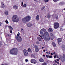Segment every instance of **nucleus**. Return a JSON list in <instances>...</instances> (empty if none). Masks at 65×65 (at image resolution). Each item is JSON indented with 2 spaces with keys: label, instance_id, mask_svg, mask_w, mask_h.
<instances>
[{
  "label": "nucleus",
  "instance_id": "f257e3e1",
  "mask_svg": "<svg viewBox=\"0 0 65 65\" xmlns=\"http://www.w3.org/2000/svg\"><path fill=\"white\" fill-rule=\"evenodd\" d=\"M41 36L46 41H48L50 39L49 34L47 32L46 30L44 28L42 29L40 31Z\"/></svg>",
  "mask_w": 65,
  "mask_h": 65
},
{
  "label": "nucleus",
  "instance_id": "f03ea898",
  "mask_svg": "<svg viewBox=\"0 0 65 65\" xmlns=\"http://www.w3.org/2000/svg\"><path fill=\"white\" fill-rule=\"evenodd\" d=\"M31 19V17L30 16H27L22 19V21L23 23H26L27 22H29Z\"/></svg>",
  "mask_w": 65,
  "mask_h": 65
},
{
  "label": "nucleus",
  "instance_id": "7ed1b4c3",
  "mask_svg": "<svg viewBox=\"0 0 65 65\" xmlns=\"http://www.w3.org/2000/svg\"><path fill=\"white\" fill-rule=\"evenodd\" d=\"M18 49L17 48H13L10 50V53L12 55H17Z\"/></svg>",
  "mask_w": 65,
  "mask_h": 65
},
{
  "label": "nucleus",
  "instance_id": "20e7f679",
  "mask_svg": "<svg viewBox=\"0 0 65 65\" xmlns=\"http://www.w3.org/2000/svg\"><path fill=\"white\" fill-rule=\"evenodd\" d=\"M12 21L14 22H16L18 23L19 21V18L17 16L14 15L12 18Z\"/></svg>",
  "mask_w": 65,
  "mask_h": 65
},
{
  "label": "nucleus",
  "instance_id": "39448f33",
  "mask_svg": "<svg viewBox=\"0 0 65 65\" xmlns=\"http://www.w3.org/2000/svg\"><path fill=\"white\" fill-rule=\"evenodd\" d=\"M54 29H58L59 27V24L58 22H55L54 24Z\"/></svg>",
  "mask_w": 65,
  "mask_h": 65
},
{
  "label": "nucleus",
  "instance_id": "423d86ee",
  "mask_svg": "<svg viewBox=\"0 0 65 65\" xmlns=\"http://www.w3.org/2000/svg\"><path fill=\"white\" fill-rule=\"evenodd\" d=\"M15 38L18 41H19V42H21V41H22V38L20 36H16Z\"/></svg>",
  "mask_w": 65,
  "mask_h": 65
},
{
  "label": "nucleus",
  "instance_id": "0eeeda50",
  "mask_svg": "<svg viewBox=\"0 0 65 65\" xmlns=\"http://www.w3.org/2000/svg\"><path fill=\"white\" fill-rule=\"evenodd\" d=\"M34 47L35 48V50L36 52H38L39 51V48L37 45H34Z\"/></svg>",
  "mask_w": 65,
  "mask_h": 65
},
{
  "label": "nucleus",
  "instance_id": "6e6552de",
  "mask_svg": "<svg viewBox=\"0 0 65 65\" xmlns=\"http://www.w3.org/2000/svg\"><path fill=\"white\" fill-rule=\"evenodd\" d=\"M31 62L32 64H36L37 63V61L34 59H32L31 60Z\"/></svg>",
  "mask_w": 65,
  "mask_h": 65
},
{
  "label": "nucleus",
  "instance_id": "1a4fd4ad",
  "mask_svg": "<svg viewBox=\"0 0 65 65\" xmlns=\"http://www.w3.org/2000/svg\"><path fill=\"white\" fill-rule=\"evenodd\" d=\"M23 52L24 53V55H25V56H28V53L27 51L26 50H23Z\"/></svg>",
  "mask_w": 65,
  "mask_h": 65
},
{
  "label": "nucleus",
  "instance_id": "9d476101",
  "mask_svg": "<svg viewBox=\"0 0 65 65\" xmlns=\"http://www.w3.org/2000/svg\"><path fill=\"white\" fill-rule=\"evenodd\" d=\"M50 39H51V40H53V39L54 38V35L52 33H50Z\"/></svg>",
  "mask_w": 65,
  "mask_h": 65
},
{
  "label": "nucleus",
  "instance_id": "9b49d317",
  "mask_svg": "<svg viewBox=\"0 0 65 65\" xmlns=\"http://www.w3.org/2000/svg\"><path fill=\"white\" fill-rule=\"evenodd\" d=\"M58 43L59 44V42H61L62 41V39L61 38H59L57 39Z\"/></svg>",
  "mask_w": 65,
  "mask_h": 65
},
{
  "label": "nucleus",
  "instance_id": "f8f14e48",
  "mask_svg": "<svg viewBox=\"0 0 65 65\" xmlns=\"http://www.w3.org/2000/svg\"><path fill=\"white\" fill-rule=\"evenodd\" d=\"M63 58H61V60L62 62H64V61H65V55L63 54Z\"/></svg>",
  "mask_w": 65,
  "mask_h": 65
},
{
  "label": "nucleus",
  "instance_id": "ddd939ff",
  "mask_svg": "<svg viewBox=\"0 0 65 65\" xmlns=\"http://www.w3.org/2000/svg\"><path fill=\"white\" fill-rule=\"evenodd\" d=\"M27 26L28 27H31L32 26V24L31 23H28L27 24Z\"/></svg>",
  "mask_w": 65,
  "mask_h": 65
},
{
  "label": "nucleus",
  "instance_id": "4468645a",
  "mask_svg": "<svg viewBox=\"0 0 65 65\" xmlns=\"http://www.w3.org/2000/svg\"><path fill=\"white\" fill-rule=\"evenodd\" d=\"M1 8H4V4H3V2H1Z\"/></svg>",
  "mask_w": 65,
  "mask_h": 65
},
{
  "label": "nucleus",
  "instance_id": "2eb2a0df",
  "mask_svg": "<svg viewBox=\"0 0 65 65\" xmlns=\"http://www.w3.org/2000/svg\"><path fill=\"white\" fill-rule=\"evenodd\" d=\"M13 8L15 9H18V6H17V5H15L13 7Z\"/></svg>",
  "mask_w": 65,
  "mask_h": 65
},
{
  "label": "nucleus",
  "instance_id": "dca6fc26",
  "mask_svg": "<svg viewBox=\"0 0 65 65\" xmlns=\"http://www.w3.org/2000/svg\"><path fill=\"white\" fill-rule=\"evenodd\" d=\"M36 19L37 21H38L39 20V15H37L36 17Z\"/></svg>",
  "mask_w": 65,
  "mask_h": 65
},
{
  "label": "nucleus",
  "instance_id": "f3484780",
  "mask_svg": "<svg viewBox=\"0 0 65 65\" xmlns=\"http://www.w3.org/2000/svg\"><path fill=\"white\" fill-rule=\"evenodd\" d=\"M48 31L49 32H53V29L51 28H50L48 29Z\"/></svg>",
  "mask_w": 65,
  "mask_h": 65
},
{
  "label": "nucleus",
  "instance_id": "a211bd4d",
  "mask_svg": "<svg viewBox=\"0 0 65 65\" xmlns=\"http://www.w3.org/2000/svg\"><path fill=\"white\" fill-rule=\"evenodd\" d=\"M40 62H44V60L42 58H41L39 60Z\"/></svg>",
  "mask_w": 65,
  "mask_h": 65
},
{
  "label": "nucleus",
  "instance_id": "6ab92c4d",
  "mask_svg": "<svg viewBox=\"0 0 65 65\" xmlns=\"http://www.w3.org/2000/svg\"><path fill=\"white\" fill-rule=\"evenodd\" d=\"M37 39L39 41H41V38L40 37H38L37 38Z\"/></svg>",
  "mask_w": 65,
  "mask_h": 65
},
{
  "label": "nucleus",
  "instance_id": "aec40b11",
  "mask_svg": "<svg viewBox=\"0 0 65 65\" xmlns=\"http://www.w3.org/2000/svg\"><path fill=\"white\" fill-rule=\"evenodd\" d=\"M5 14H6V15H8V11H5Z\"/></svg>",
  "mask_w": 65,
  "mask_h": 65
},
{
  "label": "nucleus",
  "instance_id": "412c9836",
  "mask_svg": "<svg viewBox=\"0 0 65 65\" xmlns=\"http://www.w3.org/2000/svg\"><path fill=\"white\" fill-rule=\"evenodd\" d=\"M52 44L54 47H56V44H55V43L54 42H53Z\"/></svg>",
  "mask_w": 65,
  "mask_h": 65
},
{
  "label": "nucleus",
  "instance_id": "4be33fe9",
  "mask_svg": "<svg viewBox=\"0 0 65 65\" xmlns=\"http://www.w3.org/2000/svg\"><path fill=\"white\" fill-rule=\"evenodd\" d=\"M8 28H9L10 29H11V30H13V28H12V27L11 26H8Z\"/></svg>",
  "mask_w": 65,
  "mask_h": 65
},
{
  "label": "nucleus",
  "instance_id": "5701e85b",
  "mask_svg": "<svg viewBox=\"0 0 65 65\" xmlns=\"http://www.w3.org/2000/svg\"><path fill=\"white\" fill-rule=\"evenodd\" d=\"M65 46H63L62 48V49L63 51H64V50H65Z\"/></svg>",
  "mask_w": 65,
  "mask_h": 65
},
{
  "label": "nucleus",
  "instance_id": "b1692460",
  "mask_svg": "<svg viewBox=\"0 0 65 65\" xmlns=\"http://www.w3.org/2000/svg\"><path fill=\"white\" fill-rule=\"evenodd\" d=\"M54 61L55 62V63H57V64H59V62H57V61H56V60H54Z\"/></svg>",
  "mask_w": 65,
  "mask_h": 65
},
{
  "label": "nucleus",
  "instance_id": "393cba45",
  "mask_svg": "<svg viewBox=\"0 0 65 65\" xmlns=\"http://www.w3.org/2000/svg\"><path fill=\"white\" fill-rule=\"evenodd\" d=\"M36 43L37 44H40V42L38 41H37L36 42Z\"/></svg>",
  "mask_w": 65,
  "mask_h": 65
},
{
  "label": "nucleus",
  "instance_id": "a878e982",
  "mask_svg": "<svg viewBox=\"0 0 65 65\" xmlns=\"http://www.w3.org/2000/svg\"><path fill=\"white\" fill-rule=\"evenodd\" d=\"M27 6V5L26 4H24L23 5V7H26Z\"/></svg>",
  "mask_w": 65,
  "mask_h": 65
},
{
  "label": "nucleus",
  "instance_id": "bb28decb",
  "mask_svg": "<svg viewBox=\"0 0 65 65\" xmlns=\"http://www.w3.org/2000/svg\"><path fill=\"white\" fill-rule=\"evenodd\" d=\"M44 8H45V6H43L41 9V10H43L44 9Z\"/></svg>",
  "mask_w": 65,
  "mask_h": 65
},
{
  "label": "nucleus",
  "instance_id": "cd10ccee",
  "mask_svg": "<svg viewBox=\"0 0 65 65\" xmlns=\"http://www.w3.org/2000/svg\"><path fill=\"white\" fill-rule=\"evenodd\" d=\"M20 35V34L19 32H18V33L17 34V36H19Z\"/></svg>",
  "mask_w": 65,
  "mask_h": 65
},
{
  "label": "nucleus",
  "instance_id": "c85d7f7f",
  "mask_svg": "<svg viewBox=\"0 0 65 65\" xmlns=\"http://www.w3.org/2000/svg\"><path fill=\"white\" fill-rule=\"evenodd\" d=\"M46 53L47 54H48V55H49L50 54V52L48 51H47L46 52Z\"/></svg>",
  "mask_w": 65,
  "mask_h": 65
},
{
  "label": "nucleus",
  "instance_id": "c756f323",
  "mask_svg": "<svg viewBox=\"0 0 65 65\" xmlns=\"http://www.w3.org/2000/svg\"><path fill=\"white\" fill-rule=\"evenodd\" d=\"M54 2H57V1H58L59 0H53Z\"/></svg>",
  "mask_w": 65,
  "mask_h": 65
},
{
  "label": "nucleus",
  "instance_id": "7c9ffc66",
  "mask_svg": "<svg viewBox=\"0 0 65 65\" xmlns=\"http://www.w3.org/2000/svg\"><path fill=\"white\" fill-rule=\"evenodd\" d=\"M31 51V49H30V48H29L28 50V52H30Z\"/></svg>",
  "mask_w": 65,
  "mask_h": 65
},
{
  "label": "nucleus",
  "instance_id": "2f4dec72",
  "mask_svg": "<svg viewBox=\"0 0 65 65\" xmlns=\"http://www.w3.org/2000/svg\"><path fill=\"white\" fill-rule=\"evenodd\" d=\"M5 22L6 24H8V21L7 20L5 21Z\"/></svg>",
  "mask_w": 65,
  "mask_h": 65
},
{
  "label": "nucleus",
  "instance_id": "473e14b6",
  "mask_svg": "<svg viewBox=\"0 0 65 65\" xmlns=\"http://www.w3.org/2000/svg\"><path fill=\"white\" fill-rule=\"evenodd\" d=\"M46 63H44L42 64V65H47Z\"/></svg>",
  "mask_w": 65,
  "mask_h": 65
},
{
  "label": "nucleus",
  "instance_id": "72a5a7b5",
  "mask_svg": "<svg viewBox=\"0 0 65 65\" xmlns=\"http://www.w3.org/2000/svg\"><path fill=\"white\" fill-rule=\"evenodd\" d=\"M21 4H22L21 5L23 7V5H24V4H23V2H22Z\"/></svg>",
  "mask_w": 65,
  "mask_h": 65
},
{
  "label": "nucleus",
  "instance_id": "f704fd0d",
  "mask_svg": "<svg viewBox=\"0 0 65 65\" xmlns=\"http://www.w3.org/2000/svg\"><path fill=\"white\" fill-rule=\"evenodd\" d=\"M59 5H62V2L60 3L59 4Z\"/></svg>",
  "mask_w": 65,
  "mask_h": 65
},
{
  "label": "nucleus",
  "instance_id": "c9c22d12",
  "mask_svg": "<svg viewBox=\"0 0 65 65\" xmlns=\"http://www.w3.org/2000/svg\"><path fill=\"white\" fill-rule=\"evenodd\" d=\"M49 1V0H45L44 1L46 2H47L48 1Z\"/></svg>",
  "mask_w": 65,
  "mask_h": 65
},
{
  "label": "nucleus",
  "instance_id": "e433bc0d",
  "mask_svg": "<svg viewBox=\"0 0 65 65\" xmlns=\"http://www.w3.org/2000/svg\"><path fill=\"white\" fill-rule=\"evenodd\" d=\"M46 57H47V58H49V57H50V56L48 55H47L46 56Z\"/></svg>",
  "mask_w": 65,
  "mask_h": 65
},
{
  "label": "nucleus",
  "instance_id": "4c0bfd02",
  "mask_svg": "<svg viewBox=\"0 0 65 65\" xmlns=\"http://www.w3.org/2000/svg\"><path fill=\"white\" fill-rule=\"evenodd\" d=\"M25 61L26 62H28V60L27 59H26L25 60Z\"/></svg>",
  "mask_w": 65,
  "mask_h": 65
},
{
  "label": "nucleus",
  "instance_id": "58836bf2",
  "mask_svg": "<svg viewBox=\"0 0 65 65\" xmlns=\"http://www.w3.org/2000/svg\"><path fill=\"white\" fill-rule=\"evenodd\" d=\"M52 56H49V58H52Z\"/></svg>",
  "mask_w": 65,
  "mask_h": 65
},
{
  "label": "nucleus",
  "instance_id": "ea45409f",
  "mask_svg": "<svg viewBox=\"0 0 65 65\" xmlns=\"http://www.w3.org/2000/svg\"><path fill=\"white\" fill-rule=\"evenodd\" d=\"M50 17H51V16L50 15H48L47 16V17L48 18H50Z\"/></svg>",
  "mask_w": 65,
  "mask_h": 65
},
{
  "label": "nucleus",
  "instance_id": "a19ab883",
  "mask_svg": "<svg viewBox=\"0 0 65 65\" xmlns=\"http://www.w3.org/2000/svg\"><path fill=\"white\" fill-rule=\"evenodd\" d=\"M39 36L42 39H43V38L42 37V36H41L40 35H39Z\"/></svg>",
  "mask_w": 65,
  "mask_h": 65
},
{
  "label": "nucleus",
  "instance_id": "79ce46f5",
  "mask_svg": "<svg viewBox=\"0 0 65 65\" xmlns=\"http://www.w3.org/2000/svg\"><path fill=\"white\" fill-rule=\"evenodd\" d=\"M65 2H62V5H64V4H65Z\"/></svg>",
  "mask_w": 65,
  "mask_h": 65
},
{
  "label": "nucleus",
  "instance_id": "37998d69",
  "mask_svg": "<svg viewBox=\"0 0 65 65\" xmlns=\"http://www.w3.org/2000/svg\"><path fill=\"white\" fill-rule=\"evenodd\" d=\"M1 45H2V44H1V43H0V47H1Z\"/></svg>",
  "mask_w": 65,
  "mask_h": 65
},
{
  "label": "nucleus",
  "instance_id": "c03bdc74",
  "mask_svg": "<svg viewBox=\"0 0 65 65\" xmlns=\"http://www.w3.org/2000/svg\"><path fill=\"white\" fill-rule=\"evenodd\" d=\"M53 54H54V55H56V52L53 53Z\"/></svg>",
  "mask_w": 65,
  "mask_h": 65
},
{
  "label": "nucleus",
  "instance_id": "a18cd8bd",
  "mask_svg": "<svg viewBox=\"0 0 65 65\" xmlns=\"http://www.w3.org/2000/svg\"><path fill=\"white\" fill-rule=\"evenodd\" d=\"M12 30H10V33H12Z\"/></svg>",
  "mask_w": 65,
  "mask_h": 65
},
{
  "label": "nucleus",
  "instance_id": "49530a36",
  "mask_svg": "<svg viewBox=\"0 0 65 65\" xmlns=\"http://www.w3.org/2000/svg\"><path fill=\"white\" fill-rule=\"evenodd\" d=\"M54 58H56V56H54Z\"/></svg>",
  "mask_w": 65,
  "mask_h": 65
},
{
  "label": "nucleus",
  "instance_id": "de8ad7c7",
  "mask_svg": "<svg viewBox=\"0 0 65 65\" xmlns=\"http://www.w3.org/2000/svg\"><path fill=\"white\" fill-rule=\"evenodd\" d=\"M34 1H36V2H37V0H34Z\"/></svg>",
  "mask_w": 65,
  "mask_h": 65
},
{
  "label": "nucleus",
  "instance_id": "09e8293b",
  "mask_svg": "<svg viewBox=\"0 0 65 65\" xmlns=\"http://www.w3.org/2000/svg\"><path fill=\"white\" fill-rule=\"evenodd\" d=\"M57 57L58 58H59V59H60V58H59V56H57Z\"/></svg>",
  "mask_w": 65,
  "mask_h": 65
},
{
  "label": "nucleus",
  "instance_id": "8fccbe9b",
  "mask_svg": "<svg viewBox=\"0 0 65 65\" xmlns=\"http://www.w3.org/2000/svg\"><path fill=\"white\" fill-rule=\"evenodd\" d=\"M58 17H56V19L57 20V19H58Z\"/></svg>",
  "mask_w": 65,
  "mask_h": 65
},
{
  "label": "nucleus",
  "instance_id": "3c124183",
  "mask_svg": "<svg viewBox=\"0 0 65 65\" xmlns=\"http://www.w3.org/2000/svg\"><path fill=\"white\" fill-rule=\"evenodd\" d=\"M21 31H22L23 30V29H22L21 30Z\"/></svg>",
  "mask_w": 65,
  "mask_h": 65
},
{
  "label": "nucleus",
  "instance_id": "603ef678",
  "mask_svg": "<svg viewBox=\"0 0 65 65\" xmlns=\"http://www.w3.org/2000/svg\"><path fill=\"white\" fill-rule=\"evenodd\" d=\"M1 25V23L0 22V26Z\"/></svg>",
  "mask_w": 65,
  "mask_h": 65
},
{
  "label": "nucleus",
  "instance_id": "864d4df0",
  "mask_svg": "<svg viewBox=\"0 0 65 65\" xmlns=\"http://www.w3.org/2000/svg\"><path fill=\"white\" fill-rule=\"evenodd\" d=\"M53 55V53H51V55Z\"/></svg>",
  "mask_w": 65,
  "mask_h": 65
},
{
  "label": "nucleus",
  "instance_id": "5fc2aeb1",
  "mask_svg": "<svg viewBox=\"0 0 65 65\" xmlns=\"http://www.w3.org/2000/svg\"><path fill=\"white\" fill-rule=\"evenodd\" d=\"M33 55H32L31 56V57H33Z\"/></svg>",
  "mask_w": 65,
  "mask_h": 65
},
{
  "label": "nucleus",
  "instance_id": "6e6d98bb",
  "mask_svg": "<svg viewBox=\"0 0 65 65\" xmlns=\"http://www.w3.org/2000/svg\"><path fill=\"white\" fill-rule=\"evenodd\" d=\"M57 61H59V59H57Z\"/></svg>",
  "mask_w": 65,
  "mask_h": 65
},
{
  "label": "nucleus",
  "instance_id": "4d7b16f0",
  "mask_svg": "<svg viewBox=\"0 0 65 65\" xmlns=\"http://www.w3.org/2000/svg\"><path fill=\"white\" fill-rule=\"evenodd\" d=\"M43 57H45V55H43Z\"/></svg>",
  "mask_w": 65,
  "mask_h": 65
},
{
  "label": "nucleus",
  "instance_id": "13d9d810",
  "mask_svg": "<svg viewBox=\"0 0 65 65\" xmlns=\"http://www.w3.org/2000/svg\"><path fill=\"white\" fill-rule=\"evenodd\" d=\"M44 52H45V50H44L43 51Z\"/></svg>",
  "mask_w": 65,
  "mask_h": 65
},
{
  "label": "nucleus",
  "instance_id": "bf43d9fd",
  "mask_svg": "<svg viewBox=\"0 0 65 65\" xmlns=\"http://www.w3.org/2000/svg\"><path fill=\"white\" fill-rule=\"evenodd\" d=\"M42 48L43 49V48H44V47H43Z\"/></svg>",
  "mask_w": 65,
  "mask_h": 65
},
{
  "label": "nucleus",
  "instance_id": "052dcab7",
  "mask_svg": "<svg viewBox=\"0 0 65 65\" xmlns=\"http://www.w3.org/2000/svg\"><path fill=\"white\" fill-rule=\"evenodd\" d=\"M7 35H8V36H9V34H8Z\"/></svg>",
  "mask_w": 65,
  "mask_h": 65
},
{
  "label": "nucleus",
  "instance_id": "680f3d73",
  "mask_svg": "<svg viewBox=\"0 0 65 65\" xmlns=\"http://www.w3.org/2000/svg\"><path fill=\"white\" fill-rule=\"evenodd\" d=\"M2 65H4V64H2Z\"/></svg>",
  "mask_w": 65,
  "mask_h": 65
},
{
  "label": "nucleus",
  "instance_id": "e2e57ef3",
  "mask_svg": "<svg viewBox=\"0 0 65 65\" xmlns=\"http://www.w3.org/2000/svg\"><path fill=\"white\" fill-rule=\"evenodd\" d=\"M46 51H47V50H46Z\"/></svg>",
  "mask_w": 65,
  "mask_h": 65
},
{
  "label": "nucleus",
  "instance_id": "0e129e2a",
  "mask_svg": "<svg viewBox=\"0 0 65 65\" xmlns=\"http://www.w3.org/2000/svg\"><path fill=\"white\" fill-rule=\"evenodd\" d=\"M60 65H61V64H60Z\"/></svg>",
  "mask_w": 65,
  "mask_h": 65
}]
</instances>
